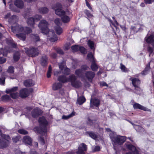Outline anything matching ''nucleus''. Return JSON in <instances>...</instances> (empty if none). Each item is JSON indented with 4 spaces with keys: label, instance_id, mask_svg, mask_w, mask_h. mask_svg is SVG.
Here are the masks:
<instances>
[{
    "label": "nucleus",
    "instance_id": "obj_12",
    "mask_svg": "<svg viewBox=\"0 0 154 154\" xmlns=\"http://www.w3.org/2000/svg\"><path fill=\"white\" fill-rule=\"evenodd\" d=\"M42 18V17L40 15H36L35 17V18L32 17L29 18L28 19L27 21V24L29 26H30L33 27L34 22L38 21Z\"/></svg>",
    "mask_w": 154,
    "mask_h": 154
},
{
    "label": "nucleus",
    "instance_id": "obj_10",
    "mask_svg": "<svg viewBox=\"0 0 154 154\" xmlns=\"http://www.w3.org/2000/svg\"><path fill=\"white\" fill-rule=\"evenodd\" d=\"M26 53L29 56L32 57H35L38 54V50L35 48H32L29 49L27 48H25Z\"/></svg>",
    "mask_w": 154,
    "mask_h": 154
},
{
    "label": "nucleus",
    "instance_id": "obj_28",
    "mask_svg": "<svg viewBox=\"0 0 154 154\" xmlns=\"http://www.w3.org/2000/svg\"><path fill=\"white\" fill-rule=\"evenodd\" d=\"M54 29L56 33L58 35H60L63 32V29L60 26H54Z\"/></svg>",
    "mask_w": 154,
    "mask_h": 154
},
{
    "label": "nucleus",
    "instance_id": "obj_57",
    "mask_svg": "<svg viewBox=\"0 0 154 154\" xmlns=\"http://www.w3.org/2000/svg\"><path fill=\"white\" fill-rule=\"evenodd\" d=\"M6 61V59L4 58L0 57V64H2L5 63Z\"/></svg>",
    "mask_w": 154,
    "mask_h": 154
},
{
    "label": "nucleus",
    "instance_id": "obj_14",
    "mask_svg": "<svg viewBox=\"0 0 154 154\" xmlns=\"http://www.w3.org/2000/svg\"><path fill=\"white\" fill-rule=\"evenodd\" d=\"M87 145L84 143L81 144L78 147V151L77 152V154H85L84 151L87 150Z\"/></svg>",
    "mask_w": 154,
    "mask_h": 154
},
{
    "label": "nucleus",
    "instance_id": "obj_24",
    "mask_svg": "<svg viewBox=\"0 0 154 154\" xmlns=\"http://www.w3.org/2000/svg\"><path fill=\"white\" fill-rule=\"evenodd\" d=\"M69 14V13L68 11V14L63 15L61 17V20L64 23H66L70 21V18L68 16Z\"/></svg>",
    "mask_w": 154,
    "mask_h": 154
},
{
    "label": "nucleus",
    "instance_id": "obj_7",
    "mask_svg": "<svg viewBox=\"0 0 154 154\" xmlns=\"http://www.w3.org/2000/svg\"><path fill=\"white\" fill-rule=\"evenodd\" d=\"M145 40L147 43L151 44L153 47L152 48L149 47L148 48V51L150 53L149 56H150L152 53H154V34L146 37Z\"/></svg>",
    "mask_w": 154,
    "mask_h": 154
},
{
    "label": "nucleus",
    "instance_id": "obj_5",
    "mask_svg": "<svg viewBox=\"0 0 154 154\" xmlns=\"http://www.w3.org/2000/svg\"><path fill=\"white\" fill-rule=\"evenodd\" d=\"M38 122L41 125V128L40 131L38 130L37 132L40 134L45 136V134L47 131L46 126L48 124V122L44 117L39 118Z\"/></svg>",
    "mask_w": 154,
    "mask_h": 154
},
{
    "label": "nucleus",
    "instance_id": "obj_56",
    "mask_svg": "<svg viewBox=\"0 0 154 154\" xmlns=\"http://www.w3.org/2000/svg\"><path fill=\"white\" fill-rule=\"evenodd\" d=\"M144 2L146 4H151L154 2V0H144Z\"/></svg>",
    "mask_w": 154,
    "mask_h": 154
},
{
    "label": "nucleus",
    "instance_id": "obj_59",
    "mask_svg": "<svg viewBox=\"0 0 154 154\" xmlns=\"http://www.w3.org/2000/svg\"><path fill=\"white\" fill-rule=\"evenodd\" d=\"M100 86H108V85L107 84L106 82H101L100 83Z\"/></svg>",
    "mask_w": 154,
    "mask_h": 154
},
{
    "label": "nucleus",
    "instance_id": "obj_9",
    "mask_svg": "<svg viewBox=\"0 0 154 154\" xmlns=\"http://www.w3.org/2000/svg\"><path fill=\"white\" fill-rule=\"evenodd\" d=\"M124 146L126 149L131 151V152L127 153L126 154H139V152L138 149L129 142H127L125 144Z\"/></svg>",
    "mask_w": 154,
    "mask_h": 154
},
{
    "label": "nucleus",
    "instance_id": "obj_34",
    "mask_svg": "<svg viewBox=\"0 0 154 154\" xmlns=\"http://www.w3.org/2000/svg\"><path fill=\"white\" fill-rule=\"evenodd\" d=\"M139 25H137L136 26H131V31L133 33L136 32L139 29L138 27H139Z\"/></svg>",
    "mask_w": 154,
    "mask_h": 154
},
{
    "label": "nucleus",
    "instance_id": "obj_42",
    "mask_svg": "<svg viewBox=\"0 0 154 154\" xmlns=\"http://www.w3.org/2000/svg\"><path fill=\"white\" fill-rule=\"evenodd\" d=\"M2 98L4 101H7L10 100V97L7 95L3 96L2 97Z\"/></svg>",
    "mask_w": 154,
    "mask_h": 154
},
{
    "label": "nucleus",
    "instance_id": "obj_20",
    "mask_svg": "<svg viewBox=\"0 0 154 154\" xmlns=\"http://www.w3.org/2000/svg\"><path fill=\"white\" fill-rule=\"evenodd\" d=\"M95 75L94 73L90 71L88 72L85 74L86 77L88 79V81L91 82L93 78Z\"/></svg>",
    "mask_w": 154,
    "mask_h": 154
},
{
    "label": "nucleus",
    "instance_id": "obj_15",
    "mask_svg": "<svg viewBox=\"0 0 154 154\" xmlns=\"http://www.w3.org/2000/svg\"><path fill=\"white\" fill-rule=\"evenodd\" d=\"M100 104V100L97 98L93 99L91 98L90 100V104L91 107H98Z\"/></svg>",
    "mask_w": 154,
    "mask_h": 154
},
{
    "label": "nucleus",
    "instance_id": "obj_17",
    "mask_svg": "<svg viewBox=\"0 0 154 154\" xmlns=\"http://www.w3.org/2000/svg\"><path fill=\"white\" fill-rule=\"evenodd\" d=\"M59 68L64 74L66 75H68L69 74L70 71V69L67 68L65 66L61 64L59 65Z\"/></svg>",
    "mask_w": 154,
    "mask_h": 154
},
{
    "label": "nucleus",
    "instance_id": "obj_61",
    "mask_svg": "<svg viewBox=\"0 0 154 154\" xmlns=\"http://www.w3.org/2000/svg\"><path fill=\"white\" fill-rule=\"evenodd\" d=\"M16 154H25L24 153L21 152L20 150L17 149L15 152Z\"/></svg>",
    "mask_w": 154,
    "mask_h": 154
},
{
    "label": "nucleus",
    "instance_id": "obj_18",
    "mask_svg": "<svg viewBox=\"0 0 154 154\" xmlns=\"http://www.w3.org/2000/svg\"><path fill=\"white\" fill-rule=\"evenodd\" d=\"M29 91L26 88L22 89L20 92L19 95L21 98H25L28 96Z\"/></svg>",
    "mask_w": 154,
    "mask_h": 154
},
{
    "label": "nucleus",
    "instance_id": "obj_36",
    "mask_svg": "<svg viewBox=\"0 0 154 154\" xmlns=\"http://www.w3.org/2000/svg\"><path fill=\"white\" fill-rule=\"evenodd\" d=\"M150 63H149L146 66L145 70L143 71L142 72V74L143 75H146L148 73V71L150 69Z\"/></svg>",
    "mask_w": 154,
    "mask_h": 154
},
{
    "label": "nucleus",
    "instance_id": "obj_11",
    "mask_svg": "<svg viewBox=\"0 0 154 154\" xmlns=\"http://www.w3.org/2000/svg\"><path fill=\"white\" fill-rule=\"evenodd\" d=\"M18 89V88L16 87H14L11 89H7L6 92L9 93L13 99H16L18 96V94L16 91Z\"/></svg>",
    "mask_w": 154,
    "mask_h": 154
},
{
    "label": "nucleus",
    "instance_id": "obj_48",
    "mask_svg": "<svg viewBox=\"0 0 154 154\" xmlns=\"http://www.w3.org/2000/svg\"><path fill=\"white\" fill-rule=\"evenodd\" d=\"M52 68L51 66H49L48 70V71L47 73V76L48 78H49L51 77V72Z\"/></svg>",
    "mask_w": 154,
    "mask_h": 154
},
{
    "label": "nucleus",
    "instance_id": "obj_63",
    "mask_svg": "<svg viewBox=\"0 0 154 154\" xmlns=\"http://www.w3.org/2000/svg\"><path fill=\"white\" fill-rule=\"evenodd\" d=\"M60 72L57 70L55 71L54 72V75H55L57 76L58 74H59Z\"/></svg>",
    "mask_w": 154,
    "mask_h": 154
},
{
    "label": "nucleus",
    "instance_id": "obj_8",
    "mask_svg": "<svg viewBox=\"0 0 154 154\" xmlns=\"http://www.w3.org/2000/svg\"><path fill=\"white\" fill-rule=\"evenodd\" d=\"M1 136L2 137L0 138V148H3L8 146L10 139L8 135L2 134Z\"/></svg>",
    "mask_w": 154,
    "mask_h": 154
},
{
    "label": "nucleus",
    "instance_id": "obj_35",
    "mask_svg": "<svg viewBox=\"0 0 154 154\" xmlns=\"http://www.w3.org/2000/svg\"><path fill=\"white\" fill-rule=\"evenodd\" d=\"M38 11L41 14H45L48 12V10L47 8L44 7L39 8L38 9Z\"/></svg>",
    "mask_w": 154,
    "mask_h": 154
},
{
    "label": "nucleus",
    "instance_id": "obj_62",
    "mask_svg": "<svg viewBox=\"0 0 154 154\" xmlns=\"http://www.w3.org/2000/svg\"><path fill=\"white\" fill-rule=\"evenodd\" d=\"M86 5L88 7V8H89L92 11H93V10L92 9V8L91 7L89 3L86 2Z\"/></svg>",
    "mask_w": 154,
    "mask_h": 154
},
{
    "label": "nucleus",
    "instance_id": "obj_64",
    "mask_svg": "<svg viewBox=\"0 0 154 154\" xmlns=\"http://www.w3.org/2000/svg\"><path fill=\"white\" fill-rule=\"evenodd\" d=\"M30 154H38L37 152L34 150H31L30 152Z\"/></svg>",
    "mask_w": 154,
    "mask_h": 154
},
{
    "label": "nucleus",
    "instance_id": "obj_1",
    "mask_svg": "<svg viewBox=\"0 0 154 154\" xmlns=\"http://www.w3.org/2000/svg\"><path fill=\"white\" fill-rule=\"evenodd\" d=\"M48 23L45 20L41 21L38 27L41 30L42 32L48 36L47 38L50 41L54 42L57 40V35L52 30H49L48 28Z\"/></svg>",
    "mask_w": 154,
    "mask_h": 154
},
{
    "label": "nucleus",
    "instance_id": "obj_26",
    "mask_svg": "<svg viewBox=\"0 0 154 154\" xmlns=\"http://www.w3.org/2000/svg\"><path fill=\"white\" fill-rule=\"evenodd\" d=\"M86 101L85 97L82 96L78 97L77 99V103L80 105L83 104Z\"/></svg>",
    "mask_w": 154,
    "mask_h": 154
},
{
    "label": "nucleus",
    "instance_id": "obj_31",
    "mask_svg": "<svg viewBox=\"0 0 154 154\" xmlns=\"http://www.w3.org/2000/svg\"><path fill=\"white\" fill-rule=\"evenodd\" d=\"M130 123H131V124H132V125H133L134 128L137 131H141L143 130V128L140 127V126L139 125H135L132 122H130Z\"/></svg>",
    "mask_w": 154,
    "mask_h": 154
},
{
    "label": "nucleus",
    "instance_id": "obj_40",
    "mask_svg": "<svg viewBox=\"0 0 154 154\" xmlns=\"http://www.w3.org/2000/svg\"><path fill=\"white\" fill-rule=\"evenodd\" d=\"M20 54L19 52H17L15 53L14 56V60L15 61L18 60L20 58Z\"/></svg>",
    "mask_w": 154,
    "mask_h": 154
},
{
    "label": "nucleus",
    "instance_id": "obj_46",
    "mask_svg": "<svg viewBox=\"0 0 154 154\" xmlns=\"http://www.w3.org/2000/svg\"><path fill=\"white\" fill-rule=\"evenodd\" d=\"M84 12L87 17L89 18H91L93 17V15L90 13L89 11L86 10Z\"/></svg>",
    "mask_w": 154,
    "mask_h": 154
},
{
    "label": "nucleus",
    "instance_id": "obj_52",
    "mask_svg": "<svg viewBox=\"0 0 154 154\" xmlns=\"http://www.w3.org/2000/svg\"><path fill=\"white\" fill-rule=\"evenodd\" d=\"M88 58L91 60H93L94 61V58L93 55L91 53H89L87 55Z\"/></svg>",
    "mask_w": 154,
    "mask_h": 154
},
{
    "label": "nucleus",
    "instance_id": "obj_2",
    "mask_svg": "<svg viewBox=\"0 0 154 154\" xmlns=\"http://www.w3.org/2000/svg\"><path fill=\"white\" fill-rule=\"evenodd\" d=\"M11 30L14 33H17L16 36L18 38L24 41L26 38V34H28L32 32V30L28 27L24 28L21 25H17L15 26H12Z\"/></svg>",
    "mask_w": 154,
    "mask_h": 154
},
{
    "label": "nucleus",
    "instance_id": "obj_39",
    "mask_svg": "<svg viewBox=\"0 0 154 154\" xmlns=\"http://www.w3.org/2000/svg\"><path fill=\"white\" fill-rule=\"evenodd\" d=\"M54 23L56 25V26H60L62 25V23L59 18L56 19L54 21Z\"/></svg>",
    "mask_w": 154,
    "mask_h": 154
},
{
    "label": "nucleus",
    "instance_id": "obj_45",
    "mask_svg": "<svg viewBox=\"0 0 154 154\" xmlns=\"http://www.w3.org/2000/svg\"><path fill=\"white\" fill-rule=\"evenodd\" d=\"M79 46L78 45H75L72 46L71 47V48L73 51H79Z\"/></svg>",
    "mask_w": 154,
    "mask_h": 154
},
{
    "label": "nucleus",
    "instance_id": "obj_13",
    "mask_svg": "<svg viewBox=\"0 0 154 154\" xmlns=\"http://www.w3.org/2000/svg\"><path fill=\"white\" fill-rule=\"evenodd\" d=\"M57 8L55 9V12L56 14L61 17L64 14H68V11L65 12L61 9V5L60 3H57L56 4Z\"/></svg>",
    "mask_w": 154,
    "mask_h": 154
},
{
    "label": "nucleus",
    "instance_id": "obj_47",
    "mask_svg": "<svg viewBox=\"0 0 154 154\" xmlns=\"http://www.w3.org/2000/svg\"><path fill=\"white\" fill-rule=\"evenodd\" d=\"M120 65V68L122 71L124 72H127L128 71V69L126 68L124 65L122 63Z\"/></svg>",
    "mask_w": 154,
    "mask_h": 154
},
{
    "label": "nucleus",
    "instance_id": "obj_21",
    "mask_svg": "<svg viewBox=\"0 0 154 154\" xmlns=\"http://www.w3.org/2000/svg\"><path fill=\"white\" fill-rule=\"evenodd\" d=\"M133 106L135 109H139L145 111H150V109L137 103L134 104L133 105Z\"/></svg>",
    "mask_w": 154,
    "mask_h": 154
},
{
    "label": "nucleus",
    "instance_id": "obj_50",
    "mask_svg": "<svg viewBox=\"0 0 154 154\" xmlns=\"http://www.w3.org/2000/svg\"><path fill=\"white\" fill-rule=\"evenodd\" d=\"M135 90V93L137 94H139L141 92V89L140 88L139 86L134 87Z\"/></svg>",
    "mask_w": 154,
    "mask_h": 154
},
{
    "label": "nucleus",
    "instance_id": "obj_49",
    "mask_svg": "<svg viewBox=\"0 0 154 154\" xmlns=\"http://www.w3.org/2000/svg\"><path fill=\"white\" fill-rule=\"evenodd\" d=\"M14 68L12 66H10L8 67L7 72L10 73H12L14 72Z\"/></svg>",
    "mask_w": 154,
    "mask_h": 154
},
{
    "label": "nucleus",
    "instance_id": "obj_37",
    "mask_svg": "<svg viewBox=\"0 0 154 154\" xmlns=\"http://www.w3.org/2000/svg\"><path fill=\"white\" fill-rule=\"evenodd\" d=\"M88 133L89 136L94 139L96 140L97 138V135L94 133L91 132H89Z\"/></svg>",
    "mask_w": 154,
    "mask_h": 154
},
{
    "label": "nucleus",
    "instance_id": "obj_51",
    "mask_svg": "<svg viewBox=\"0 0 154 154\" xmlns=\"http://www.w3.org/2000/svg\"><path fill=\"white\" fill-rule=\"evenodd\" d=\"M31 37L35 41H37L39 40V37L37 35L32 34V35Z\"/></svg>",
    "mask_w": 154,
    "mask_h": 154
},
{
    "label": "nucleus",
    "instance_id": "obj_23",
    "mask_svg": "<svg viewBox=\"0 0 154 154\" xmlns=\"http://www.w3.org/2000/svg\"><path fill=\"white\" fill-rule=\"evenodd\" d=\"M131 80L132 82V83L134 87L139 86L140 82V80L137 78H131Z\"/></svg>",
    "mask_w": 154,
    "mask_h": 154
},
{
    "label": "nucleus",
    "instance_id": "obj_60",
    "mask_svg": "<svg viewBox=\"0 0 154 154\" xmlns=\"http://www.w3.org/2000/svg\"><path fill=\"white\" fill-rule=\"evenodd\" d=\"M56 51L57 53L60 54H63V51L60 48H57Z\"/></svg>",
    "mask_w": 154,
    "mask_h": 154
},
{
    "label": "nucleus",
    "instance_id": "obj_41",
    "mask_svg": "<svg viewBox=\"0 0 154 154\" xmlns=\"http://www.w3.org/2000/svg\"><path fill=\"white\" fill-rule=\"evenodd\" d=\"M38 140L42 144H44L45 143L44 138L42 136H40L39 137Z\"/></svg>",
    "mask_w": 154,
    "mask_h": 154
},
{
    "label": "nucleus",
    "instance_id": "obj_58",
    "mask_svg": "<svg viewBox=\"0 0 154 154\" xmlns=\"http://www.w3.org/2000/svg\"><path fill=\"white\" fill-rule=\"evenodd\" d=\"M87 122L88 124L91 125H93L94 123L93 121L89 118L88 119Z\"/></svg>",
    "mask_w": 154,
    "mask_h": 154
},
{
    "label": "nucleus",
    "instance_id": "obj_6",
    "mask_svg": "<svg viewBox=\"0 0 154 154\" xmlns=\"http://www.w3.org/2000/svg\"><path fill=\"white\" fill-rule=\"evenodd\" d=\"M112 134H110V137L112 140L115 143H116L121 145L123 144L126 140V137L125 136H116L114 132H112Z\"/></svg>",
    "mask_w": 154,
    "mask_h": 154
},
{
    "label": "nucleus",
    "instance_id": "obj_38",
    "mask_svg": "<svg viewBox=\"0 0 154 154\" xmlns=\"http://www.w3.org/2000/svg\"><path fill=\"white\" fill-rule=\"evenodd\" d=\"M100 147L98 146H93L92 148V151L93 152H95L98 151H100Z\"/></svg>",
    "mask_w": 154,
    "mask_h": 154
},
{
    "label": "nucleus",
    "instance_id": "obj_55",
    "mask_svg": "<svg viewBox=\"0 0 154 154\" xmlns=\"http://www.w3.org/2000/svg\"><path fill=\"white\" fill-rule=\"evenodd\" d=\"M20 138V137L19 136H17L15 137H13L12 138L13 142L15 143H16L18 141Z\"/></svg>",
    "mask_w": 154,
    "mask_h": 154
},
{
    "label": "nucleus",
    "instance_id": "obj_30",
    "mask_svg": "<svg viewBox=\"0 0 154 154\" xmlns=\"http://www.w3.org/2000/svg\"><path fill=\"white\" fill-rule=\"evenodd\" d=\"M41 63L42 65L45 66L47 64V59L46 56H43L41 60Z\"/></svg>",
    "mask_w": 154,
    "mask_h": 154
},
{
    "label": "nucleus",
    "instance_id": "obj_19",
    "mask_svg": "<svg viewBox=\"0 0 154 154\" xmlns=\"http://www.w3.org/2000/svg\"><path fill=\"white\" fill-rule=\"evenodd\" d=\"M41 113V110L39 108H37L34 109L32 112V116L33 118H36L38 117Z\"/></svg>",
    "mask_w": 154,
    "mask_h": 154
},
{
    "label": "nucleus",
    "instance_id": "obj_27",
    "mask_svg": "<svg viewBox=\"0 0 154 154\" xmlns=\"http://www.w3.org/2000/svg\"><path fill=\"white\" fill-rule=\"evenodd\" d=\"M24 84L26 86L28 87L33 85L35 83L32 80H28L24 82Z\"/></svg>",
    "mask_w": 154,
    "mask_h": 154
},
{
    "label": "nucleus",
    "instance_id": "obj_53",
    "mask_svg": "<svg viewBox=\"0 0 154 154\" xmlns=\"http://www.w3.org/2000/svg\"><path fill=\"white\" fill-rule=\"evenodd\" d=\"M83 54H85L86 52L85 49L82 46H79V50Z\"/></svg>",
    "mask_w": 154,
    "mask_h": 154
},
{
    "label": "nucleus",
    "instance_id": "obj_29",
    "mask_svg": "<svg viewBox=\"0 0 154 154\" xmlns=\"http://www.w3.org/2000/svg\"><path fill=\"white\" fill-rule=\"evenodd\" d=\"M61 86V84L60 83H55L52 86V89L54 90H56L60 88Z\"/></svg>",
    "mask_w": 154,
    "mask_h": 154
},
{
    "label": "nucleus",
    "instance_id": "obj_43",
    "mask_svg": "<svg viewBox=\"0 0 154 154\" xmlns=\"http://www.w3.org/2000/svg\"><path fill=\"white\" fill-rule=\"evenodd\" d=\"M18 132L20 134L24 135L28 134V132L23 129H19L18 131Z\"/></svg>",
    "mask_w": 154,
    "mask_h": 154
},
{
    "label": "nucleus",
    "instance_id": "obj_44",
    "mask_svg": "<svg viewBox=\"0 0 154 154\" xmlns=\"http://www.w3.org/2000/svg\"><path fill=\"white\" fill-rule=\"evenodd\" d=\"M88 45L89 46L91 49H93L94 47V42L91 40H89L88 42Z\"/></svg>",
    "mask_w": 154,
    "mask_h": 154
},
{
    "label": "nucleus",
    "instance_id": "obj_3",
    "mask_svg": "<svg viewBox=\"0 0 154 154\" xmlns=\"http://www.w3.org/2000/svg\"><path fill=\"white\" fill-rule=\"evenodd\" d=\"M76 77L74 75H71L69 78H66L65 76L63 75L60 76L58 78V80L62 83L70 82H71L72 85L76 88H78L81 85V83L80 82L76 81Z\"/></svg>",
    "mask_w": 154,
    "mask_h": 154
},
{
    "label": "nucleus",
    "instance_id": "obj_16",
    "mask_svg": "<svg viewBox=\"0 0 154 154\" xmlns=\"http://www.w3.org/2000/svg\"><path fill=\"white\" fill-rule=\"evenodd\" d=\"M89 68L86 65H83L82 67V69L76 70L75 71V74L78 76L81 77L84 72L85 70H87Z\"/></svg>",
    "mask_w": 154,
    "mask_h": 154
},
{
    "label": "nucleus",
    "instance_id": "obj_32",
    "mask_svg": "<svg viewBox=\"0 0 154 154\" xmlns=\"http://www.w3.org/2000/svg\"><path fill=\"white\" fill-rule=\"evenodd\" d=\"M75 115V112H72L71 114H70L67 115H63L62 117V119H67L70 118L72 117L73 116H74Z\"/></svg>",
    "mask_w": 154,
    "mask_h": 154
},
{
    "label": "nucleus",
    "instance_id": "obj_22",
    "mask_svg": "<svg viewBox=\"0 0 154 154\" xmlns=\"http://www.w3.org/2000/svg\"><path fill=\"white\" fill-rule=\"evenodd\" d=\"M22 141L26 144L30 145L32 142V139L29 136H26L23 137Z\"/></svg>",
    "mask_w": 154,
    "mask_h": 154
},
{
    "label": "nucleus",
    "instance_id": "obj_54",
    "mask_svg": "<svg viewBox=\"0 0 154 154\" xmlns=\"http://www.w3.org/2000/svg\"><path fill=\"white\" fill-rule=\"evenodd\" d=\"M5 78L4 77H2L0 78V84L4 85L5 84Z\"/></svg>",
    "mask_w": 154,
    "mask_h": 154
},
{
    "label": "nucleus",
    "instance_id": "obj_33",
    "mask_svg": "<svg viewBox=\"0 0 154 154\" xmlns=\"http://www.w3.org/2000/svg\"><path fill=\"white\" fill-rule=\"evenodd\" d=\"M91 68L92 70L94 71H97L98 68L97 66L94 61H92L91 66Z\"/></svg>",
    "mask_w": 154,
    "mask_h": 154
},
{
    "label": "nucleus",
    "instance_id": "obj_4",
    "mask_svg": "<svg viewBox=\"0 0 154 154\" xmlns=\"http://www.w3.org/2000/svg\"><path fill=\"white\" fill-rule=\"evenodd\" d=\"M6 42L7 44L10 47L8 48L5 47L4 49L2 48H0V54H3V56H6L8 51L10 52L12 51L11 49L12 48H16V45L14 43L13 40H11V39L9 40H7Z\"/></svg>",
    "mask_w": 154,
    "mask_h": 154
},
{
    "label": "nucleus",
    "instance_id": "obj_25",
    "mask_svg": "<svg viewBox=\"0 0 154 154\" xmlns=\"http://www.w3.org/2000/svg\"><path fill=\"white\" fill-rule=\"evenodd\" d=\"M14 4L17 7L22 8L23 6V2L20 0H16L14 2Z\"/></svg>",
    "mask_w": 154,
    "mask_h": 154
}]
</instances>
